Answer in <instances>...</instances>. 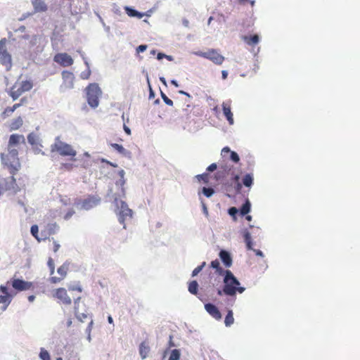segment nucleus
Instances as JSON below:
<instances>
[{
    "instance_id": "nucleus-1",
    "label": "nucleus",
    "mask_w": 360,
    "mask_h": 360,
    "mask_svg": "<svg viewBox=\"0 0 360 360\" xmlns=\"http://www.w3.org/2000/svg\"><path fill=\"white\" fill-rule=\"evenodd\" d=\"M222 276H224V295L235 297L237 292L242 293L245 291V288L240 286L238 279L230 270L226 269V272Z\"/></svg>"
},
{
    "instance_id": "nucleus-2",
    "label": "nucleus",
    "mask_w": 360,
    "mask_h": 360,
    "mask_svg": "<svg viewBox=\"0 0 360 360\" xmlns=\"http://www.w3.org/2000/svg\"><path fill=\"white\" fill-rule=\"evenodd\" d=\"M114 201L112 204L115 207L114 212L115 213L117 220L120 224H123V228L126 229V225L124 224L127 218H132L134 212L130 209L127 203L122 200H119L116 195H114Z\"/></svg>"
},
{
    "instance_id": "nucleus-3",
    "label": "nucleus",
    "mask_w": 360,
    "mask_h": 360,
    "mask_svg": "<svg viewBox=\"0 0 360 360\" xmlns=\"http://www.w3.org/2000/svg\"><path fill=\"white\" fill-rule=\"evenodd\" d=\"M8 153L7 155L1 153V160L2 164L11 168V174L13 175L20 167L19 159L18 158V150L10 147H8Z\"/></svg>"
},
{
    "instance_id": "nucleus-4",
    "label": "nucleus",
    "mask_w": 360,
    "mask_h": 360,
    "mask_svg": "<svg viewBox=\"0 0 360 360\" xmlns=\"http://www.w3.org/2000/svg\"><path fill=\"white\" fill-rule=\"evenodd\" d=\"M86 91L88 104L93 108L98 107L99 96L102 94L98 84L96 83L89 84L86 88Z\"/></svg>"
},
{
    "instance_id": "nucleus-5",
    "label": "nucleus",
    "mask_w": 360,
    "mask_h": 360,
    "mask_svg": "<svg viewBox=\"0 0 360 360\" xmlns=\"http://www.w3.org/2000/svg\"><path fill=\"white\" fill-rule=\"evenodd\" d=\"M51 152L56 151L62 156L75 157L77 155L76 150L70 144L61 141L59 136L55 139V143L51 146Z\"/></svg>"
},
{
    "instance_id": "nucleus-6",
    "label": "nucleus",
    "mask_w": 360,
    "mask_h": 360,
    "mask_svg": "<svg viewBox=\"0 0 360 360\" xmlns=\"http://www.w3.org/2000/svg\"><path fill=\"white\" fill-rule=\"evenodd\" d=\"M0 187L4 188L5 191H10L13 194H16L20 190L13 176L1 179Z\"/></svg>"
},
{
    "instance_id": "nucleus-7",
    "label": "nucleus",
    "mask_w": 360,
    "mask_h": 360,
    "mask_svg": "<svg viewBox=\"0 0 360 360\" xmlns=\"http://www.w3.org/2000/svg\"><path fill=\"white\" fill-rule=\"evenodd\" d=\"M196 56L203 57L212 60L217 65H221L224 60V57L218 53L215 49H210L208 51H197L195 53Z\"/></svg>"
},
{
    "instance_id": "nucleus-8",
    "label": "nucleus",
    "mask_w": 360,
    "mask_h": 360,
    "mask_svg": "<svg viewBox=\"0 0 360 360\" xmlns=\"http://www.w3.org/2000/svg\"><path fill=\"white\" fill-rule=\"evenodd\" d=\"M12 287L18 292L27 290L32 286V283L21 278H13L10 282Z\"/></svg>"
},
{
    "instance_id": "nucleus-9",
    "label": "nucleus",
    "mask_w": 360,
    "mask_h": 360,
    "mask_svg": "<svg viewBox=\"0 0 360 360\" xmlns=\"http://www.w3.org/2000/svg\"><path fill=\"white\" fill-rule=\"evenodd\" d=\"M54 62L60 64L63 67H68L73 64L72 58L66 53H59L55 55L53 58Z\"/></svg>"
},
{
    "instance_id": "nucleus-10",
    "label": "nucleus",
    "mask_w": 360,
    "mask_h": 360,
    "mask_svg": "<svg viewBox=\"0 0 360 360\" xmlns=\"http://www.w3.org/2000/svg\"><path fill=\"white\" fill-rule=\"evenodd\" d=\"M218 256L225 267L229 268L233 264L231 253L225 249H220Z\"/></svg>"
},
{
    "instance_id": "nucleus-11",
    "label": "nucleus",
    "mask_w": 360,
    "mask_h": 360,
    "mask_svg": "<svg viewBox=\"0 0 360 360\" xmlns=\"http://www.w3.org/2000/svg\"><path fill=\"white\" fill-rule=\"evenodd\" d=\"M0 63L9 71L12 68V58L11 54L6 51H0Z\"/></svg>"
},
{
    "instance_id": "nucleus-12",
    "label": "nucleus",
    "mask_w": 360,
    "mask_h": 360,
    "mask_svg": "<svg viewBox=\"0 0 360 360\" xmlns=\"http://www.w3.org/2000/svg\"><path fill=\"white\" fill-rule=\"evenodd\" d=\"M101 202V199L96 196H89L88 198L82 201V208L89 210L94 207L98 205Z\"/></svg>"
},
{
    "instance_id": "nucleus-13",
    "label": "nucleus",
    "mask_w": 360,
    "mask_h": 360,
    "mask_svg": "<svg viewBox=\"0 0 360 360\" xmlns=\"http://www.w3.org/2000/svg\"><path fill=\"white\" fill-rule=\"evenodd\" d=\"M205 309L207 312L210 314L212 317H214L217 320H220L221 319V314L219 311V309L216 305L212 303L208 302L205 304Z\"/></svg>"
},
{
    "instance_id": "nucleus-14",
    "label": "nucleus",
    "mask_w": 360,
    "mask_h": 360,
    "mask_svg": "<svg viewBox=\"0 0 360 360\" xmlns=\"http://www.w3.org/2000/svg\"><path fill=\"white\" fill-rule=\"evenodd\" d=\"M62 77L66 88L72 89L74 87L75 76L72 72L64 70L62 72Z\"/></svg>"
},
{
    "instance_id": "nucleus-15",
    "label": "nucleus",
    "mask_w": 360,
    "mask_h": 360,
    "mask_svg": "<svg viewBox=\"0 0 360 360\" xmlns=\"http://www.w3.org/2000/svg\"><path fill=\"white\" fill-rule=\"evenodd\" d=\"M20 143L25 144V139L23 135L13 134L9 137L8 147L13 148L17 146Z\"/></svg>"
},
{
    "instance_id": "nucleus-16",
    "label": "nucleus",
    "mask_w": 360,
    "mask_h": 360,
    "mask_svg": "<svg viewBox=\"0 0 360 360\" xmlns=\"http://www.w3.org/2000/svg\"><path fill=\"white\" fill-rule=\"evenodd\" d=\"M55 296L65 304H70L72 302L71 298L68 296L66 290L63 288L57 289Z\"/></svg>"
},
{
    "instance_id": "nucleus-17",
    "label": "nucleus",
    "mask_w": 360,
    "mask_h": 360,
    "mask_svg": "<svg viewBox=\"0 0 360 360\" xmlns=\"http://www.w3.org/2000/svg\"><path fill=\"white\" fill-rule=\"evenodd\" d=\"M223 114L229 122V124L232 125L234 123L233 115L231 110V107L226 103H222Z\"/></svg>"
},
{
    "instance_id": "nucleus-18",
    "label": "nucleus",
    "mask_w": 360,
    "mask_h": 360,
    "mask_svg": "<svg viewBox=\"0 0 360 360\" xmlns=\"http://www.w3.org/2000/svg\"><path fill=\"white\" fill-rule=\"evenodd\" d=\"M124 11L129 16L132 18H137L138 19H141L144 16V13L139 12V11L136 10L133 7L126 6H124Z\"/></svg>"
},
{
    "instance_id": "nucleus-19",
    "label": "nucleus",
    "mask_w": 360,
    "mask_h": 360,
    "mask_svg": "<svg viewBox=\"0 0 360 360\" xmlns=\"http://www.w3.org/2000/svg\"><path fill=\"white\" fill-rule=\"evenodd\" d=\"M32 4L35 12H44L48 9L46 4L42 0H32Z\"/></svg>"
},
{
    "instance_id": "nucleus-20",
    "label": "nucleus",
    "mask_w": 360,
    "mask_h": 360,
    "mask_svg": "<svg viewBox=\"0 0 360 360\" xmlns=\"http://www.w3.org/2000/svg\"><path fill=\"white\" fill-rule=\"evenodd\" d=\"M210 268L214 269L215 272L219 276H222L224 273L226 272V270L221 267L218 259L212 260L210 262Z\"/></svg>"
},
{
    "instance_id": "nucleus-21",
    "label": "nucleus",
    "mask_w": 360,
    "mask_h": 360,
    "mask_svg": "<svg viewBox=\"0 0 360 360\" xmlns=\"http://www.w3.org/2000/svg\"><path fill=\"white\" fill-rule=\"evenodd\" d=\"M243 236L244 238V242L245 243L246 248L249 250H252L254 248H252L253 242L251 237V233L248 230L243 231Z\"/></svg>"
},
{
    "instance_id": "nucleus-22",
    "label": "nucleus",
    "mask_w": 360,
    "mask_h": 360,
    "mask_svg": "<svg viewBox=\"0 0 360 360\" xmlns=\"http://www.w3.org/2000/svg\"><path fill=\"white\" fill-rule=\"evenodd\" d=\"M251 211V203L249 199H246L245 202L242 204V205L239 208V212L242 217L245 216Z\"/></svg>"
},
{
    "instance_id": "nucleus-23",
    "label": "nucleus",
    "mask_w": 360,
    "mask_h": 360,
    "mask_svg": "<svg viewBox=\"0 0 360 360\" xmlns=\"http://www.w3.org/2000/svg\"><path fill=\"white\" fill-rule=\"evenodd\" d=\"M13 297V295H0V304H4L2 309L3 310H6L9 304L11 302V300Z\"/></svg>"
},
{
    "instance_id": "nucleus-24",
    "label": "nucleus",
    "mask_w": 360,
    "mask_h": 360,
    "mask_svg": "<svg viewBox=\"0 0 360 360\" xmlns=\"http://www.w3.org/2000/svg\"><path fill=\"white\" fill-rule=\"evenodd\" d=\"M254 178L252 174H246L243 178V184L248 188L253 185Z\"/></svg>"
},
{
    "instance_id": "nucleus-25",
    "label": "nucleus",
    "mask_w": 360,
    "mask_h": 360,
    "mask_svg": "<svg viewBox=\"0 0 360 360\" xmlns=\"http://www.w3.org/2000/svg\"><path fill=\"white\" fill-rule=\"evenodd\" d=\"M199 285L197 281L193 280L188 283V290L192 295H196L198 292Z\"/></svg>"
},
{
    "instance_id": "nucleus-26",
    "label": "nucleus",
    "mask_w": 360,
    "mask_h": 360,
    "mask_svg": "<svg viewBox=\"0 0 360 360\" xmlns=\"http://www.w3.org/2000/svg\"><path fill=\"white\" fill-rule=\"evenodd\" d=\"M15 88V84H14L11 88L9 92L10 96L12 98L13 101H16L23 93L20 88H18L17 90H14Z\"/></svg>"
},
{
    "instance_id": "nucleus-27",
    "label": "nucleus",
    "mask_w": 360,
    "mask_h": 360,
    "mask_svg": "<svg viewBox=\"0 0 360 360\" xmlns=\"http://www.w3.org/2000/svg\"><path fill=\"white\" fill-rule=\"evenodd\" d=\"M150 351V347L146 345L144 342H141L139 345V354L143 359H146L148 353Z\"/></svg>"
},
{
    "instance_id": "nucleus-28",
    "label": "nucleus",
    "mask_w": 360,
    "mask_h": 360,
    "mask_svg": "<svg viewBox=\"0 0 360 360\" xmlns=\"http://www.w3.org/2000/svg\"><path fill=\"white\" fill-rule=\"evenodd\" d=\"M233 312L231 309H229L225 316L224 324L226 327H230L233 323Z\"/></svg>"
},
{
    "instance_id": "nucleus-29",
    "label": "nucleus",
    "mask_w": 360,
    "mask_h": 360,
    "mask_svg": "<svg viewBox=\"0 0 360 360\" xmlns=\"http://www.w3.org/2000/svg\"><path fill=\"white\" fill-rule=\"evenodd\" d=\"M70 262L69 261H65L63 265H61L57 270L58 274H59L61 276L65 277L67 275V271L68 270Z\"/></svg>"
},
{
    "instance_id": "nucleus-30",
    "label": "nucleus",
    "mask_w": 360,
    "mask_h": 360,
    "mask_svg": "<svg viewBox=\"0 0 360 360\" xmlns=\"http://www.w3.org/2000/svg\"><path fill=\"white\" fill-rule=\"evenodd\" d=\"M111 146L117 150L119 153L127 156L128 154H129V152L126 150L122 145L118 143H111Z\"/></svg>"
},
{
    "instance_id": "nucleus-31",
    "label": "nucleus",
    "mask_w": 360,
    "mask_h": 360,
    "mask_svg": "<svg viewBox=\"0 0 360 360\" xmlns=\"http://www.w3.org/2000/svg\"><path fill=\"white\" fill-rule=\"evenodd\" d=\"M246 42L248 43V44L250 45V46H254L257 44L259 43V36L257 35V34H252V35H250V37H247L245 38Z\"/></svg>"
},
{
    "instance_id": "nucleus-32",
    "label": "nucleus",
    "mask_w": 360,
    "mask_h": 360,
    "mask_svg": "<svg viewBox=\"0 0 360 360\" xmlns=\"http://www.w3.org/2000/svg\"><path fill=\"white\" fill-rule=\"evenodd\" d=\"M59 226L56 223L49 224L47 225V231L49 235L55 234L59 230Z\"/></svg>"
},
{
    "instance_id": "nucleus-33",
    "label": "nucleus",
    "mask_w": 360,
    "mask_h": 360,
    "mask_svg": "<svg viewBox=\"0 0 360 360\" xmlns=\"http://www.w3.org/2000/svg\"><path fill=\"white\" fill-rule=\"evenodd\" d=\"M83 59L84 60V63H85V65L87 67V70L86 71H83L81 73L80 77L83 79H88L90 77L91 71L90 70L89 62L84 57H83Z\"/></svg>"
},
{
    "instance_id": "nucleus-34",
    "label": "nucleus",
    "mask_w": 360,
    "mask_h": 360,
    "mask_svg": "<svg viewBox=\"0 0 360 360\" xmlns=\"http://www.w3.org/2000/svg\"><path fill=\"white\" fill-rule=\"evenodd\" d=\"M21 105V103H15L12 107H7L3 112V115L10 116L17 108Z\"/></svg>"
},
{
    "instance_id": "nucleus-35",
    "label": "nucleus",
    "mask_w": 360,
    "mask_h": 360,
    "mask_svg": "<svg viewBox=\"0 0 360 360\" xmlns=\"http://www.w3.org/2000/svg\"><path fill=\"white\" fill-rule=\"evenodd\" d=\"M23 124V120L21 117H18L17 119L14 120L11 123V129L13 130H15L19 129Z\"/></svg>"
},
{
    "instance_id": "nucleus-36",
    "label": "nucleus",
    "mask_w": 360,
    "mask_h": 360,
    "mask_svg": "<svg viewBox=\"0 0 360 360\" xmlns=\"http://www.w3.org/2000/svg\"><path fill=\"white\" fill-rule=\"evenodd\" d=\"M38 140H39L38 136L33 132L30 133L27 136V141L32 146L37 145Z\"/></svg>"
},
{
    "instance_id": "nucleus-37",
    "label": "nucleus",
    "mask_w": 360,
    "mask_h": 360,
    "mask_svg": "<svg viewBox=\"0 0 360 360\" xmlns=\"http://www.w3.org/2000/svg\"><path fill=\"white\" fill-rule=\"evenodd\" d=\"M181 357L180 349H174L171 351L168 360H179Z\"/></svg>"
},
{
    "instance_id": "nucleus-38",
    "label": "nucleus",
    "mask_w": 360,
    "mask_h": 360,
    "mask_svg": "<svg viewBox=\"0 0 360 360\" xmlns=\"http://www.w3.org/2000/svg\"><path fill=\"white\" fill-rule=\"evenodd\" d=\"M32 86L33 85L31 81L25 80L22 82L21 86L20 88L23 92H25L30 91Z\"/></svg>"
},
{
    "instance_id": "nucleus-39",
    "label": "nucleus",
    "mask_w": 360,
    "mask_h": 360,
    "mask_svg": "<svg viewBox=\"0 0 360 360\" xmlns=\"http://www.w3.org/2000/svg\"><path fill=\"white\" fill-rule=\"evenodd\" d=\"M75 316L76 318L79 321H82L83 322L84 319H86L89 314H85V313H80L79 311V309H78V307H75Z\"/></svg>"
},
{
    "instance_id": "nucleus-40",
    "label": "nucleus",
    "mask_w": 360,
    "mask_h": 360,
    "mask_svg": "<svg viewBox=\"0 0 360 360\" xmlns=\"http://www.w3.org/2000/svg\"><path fill=\"white\" fill-rule=\"evenodd\" d=\"M39 356L41 360H51V356L49 352L43 347L40 349Z\"/></svg>"
},
{
    "instance_id": "nucleus-41",
    "label": "nucleus",
    "mask_w": 360,
    "mask_h": 360,
    "mask_svg": "<svg viewBox=\"0 0 360 360\" xmlns=\"http://www.w3.org/2000/svg\"><path fill=\"white\" fill-rule=\"evenodd\" d=\"M39 227L37 225L34 224L30 228V233L33 237H34L38 241L41 240V238H39Z\"/></svg>"
},
{
    "instance_id": "nucleus-42",
    "label": "nucleus",
    "mask_w": 360,
    "mask_h": 360,
    "mask_svg": "<svg viewBox=\"0 0 360 360\" xmlns=\"http://www.w3.org/2000/svg\"><path fill=\"white\" fill-rule=\"evenodd\" d=\"M206 266V262H203L201 263L200 265L198 266L196 268H195L191 274L192 277H195L198 275V274L203 269V268Z\"/></svg>"
},
{
    "instance_id": "nucleus-43",
    "label": "nucleus",
    "mask_w": 360,
    "mask_h": 360,
    "mask_svg": "<svg viewBox=\"0 0 360 360\" xmlns=\"http://www.w3.org/2000/svg\"><path fill=\"white\" fill-rule=\"evenodd\" d=\"M202 193L207 198H210L214 193V190L212 188L203 187L202 188Z\"/></svg>"
},
{
    "instance_id": "nucleus-44",
    "label": "nucleus",
    "mask_w": 360,
    "mask_h": 360,
    "mask_svg": "<svg viewBox=\"0 0 360 360\" xmlns=\"http://www.w3.org/2000/svg\"><path fill=\"white\" fill-rule=\"evenodd\" d=\"M160 96H161L162 101H164V103L166 105H169V106L173 105V104H174L173 101L170 98H169L167 96V95L162 90H160Z\"/></svg>"
},
{
    "instance_id": "nucleus-45",
    "label": "nucleus",
    "mask_w": 360,
    "mask_h": 360,
    "mask_svg": "<svg viewBox=\"0 0 360 360\" xmlns=\"http://www.w3.org/2000/svg\"><path fill=\"white\" fill-rule=\"evenodd\" d=\"M226 176H227V170H226V171L219 170L214 174V179L218 181V180L224 179Z\"/></svg>"
},
{
    "instance_id": "nucleus-46",
    "label": "nucleus",
    "mask_w": 360,
    "mask_h": 360,
    "mask_svg": "<svg viewBox=\"0 0 360 360\" xmlns=\"http://www.w3.org/2000/svg\"><path fill=\"white\" fill-rule=\"evenodd\" d=\"M68 289L69 290H77L79 292H82V287L79 285V282L76 283H70L68 284Z\"/></svg>"
},
{
    "instance_id": "nucleus-47",
    "label": "nucleus",
    "mask_w": 360,
    "mask_h": 360,
    "mask_svg": "<svg viewBox=\"0 0 360 360\" xmlns=\"http://www.w3.org/2000/svg\"><path fill=\"white\" fill-rule=\"evenodd\" d=\"M229 159L234 163H238L240 161V157L236 151H231L229 155Z\"/></svg>"
},
{
    "instance_id": "nucleus-48",
    "label": "nucleus",
    "mask_w": 360,
    "mask_h": 360,
    "mask_svg": "<svg viewBox=\"0 0 360 360\" xmlns=\"http://www.w3.org/2000/svg\"><path fill=\"white\" fill-rule=\"evenodd\" d=\"M208 174L207 173H203V174H198L195 176V178L199 181H203L205 183H207L208 182Z\"/></svg>"
},
{
    "instance_id": "nucleus-49",
    "label": "nucleus",
    "mask_w": 360,
    "mask_h": 360,
    "mask_svg": "<svg viewBox=\"0 0 360 360\" xmlns=\"http://www.w3.org/2000/svg\"><path fill=\"white\" fill-rule=\"evenodd\" d=\"M240 212L239 210H238L235 207H231L228 209V213L232 217H236V214Z\"/></svg>"
},
{
    "instance_id": "nucleus-50",
    "label": "nucleus",
    "mask_w": 360,
    "mask_h": 360,
    "mask_svg": "<svg viewBox=\"0 0 360 360\" xmlns=\"http://www.w3.org/2000/svg\"><path fill=\"white\" fill-rule=\"evenodd\" d=\"M0 292L3 295H13L14 296L15 295V294H12L11 292H9L7 286L4 285H0Z\"/></svg>"
},
{
    "instance_id": "nucleus-51",
    "label": "nucleus",
    "mask_w": 360,
    "mask_h": 360,
    "mask_svg": "<svg viewBox=\"0 0 360 360\" xmlns=\"http://www.w3.org/2000/svg\"><path fill=\"white\" fill-rule=\"evenodd\" d=\"M147 48H148V45L141 44L136 48V53H143L145 51H146Z\"/></svg>"
},
{
    "instance_id": "nucleus-52",
    "label": "nucleus",
    "mask_w": 360,
    "mask_h": 360,
    "mask_svg": "<svg viewBox=\"0 0 360 360\" xmlns=\"http://www.w3.org/2000/svg\"><path fill=\"white\" fill-rule=\"evenodd\" d=\"M75 213V212L74 209H72V208L70 209L68 211V212L65 214V215L64 216V219L65 220L70 219Z\"/></svg>"
},
{
    "instance_id": "nucleus-53",
    "label": "nucleus",
    "mask_w": 360,
    "mask_h": 360,
    "mask_svg": "<svg viewBox=\"0 0 360 360\" xmlns=\"http://www.w3.org/2000/svg\"><path fill=\"white\" fill-rule=\"evenodd\" d=\"M217 169V165L216 163H212L211 165H210L207 167V171L208 172H212L215 171Z\"/></svg>"
},
{
    "instance_id": "nucleus-54",
    "label": "nucleus",
    "mask_w": 360,
    "mask_h": 360,
    "mask_svg": "<svg viewBox=\"0 0 360 360\" xmlns=\"http://www.w3.org/2000/svg\"><path fill=\"white\" fill-rule=\"evenodd\" d=\"M6 41V39L5 38L0 40V51H6L5 47Z\"/></svg>"
},
{
    "instance_id": "nucleus-55",
    "label": "nucleus",
    "mask_w": 360,
    "mask_h": 360,
    "mask_svg": "<svg viewBox=\"0 0 360 360\" xmlns=\"http://www.w3.org/2000/svg\"><path fill=\"white\" fill-rule=\"evenodd\" d=\"M114 195H116L118 197L117 194L112 193V188H109L108 193H107V197L112 198V202L114 201V196H113Z\"/></svg>"
},
{
    "instance_id": "nucleus-56",
    "label": "nucleus",
    "mask_w": 360,
    "mask_h": 360,
    "mask_svg": "<svg viewBox=\"0 0 360 360\" xmlns=\"http://www.w3.org/2000/svg\"><path fill=\"white\" fill-rule=\"evenodd\" d=\"M148 89H149V96H148V98L149 99H153L155 98V91L153 90L152 89V86H150V87H148Z\"/></svg>"
},
{
    "instance_id": "nucleus-57",
    "label": "nucleus",
    "mask_w": 360,
    "mask_h": 360,
    "mask_svg": "<svg viewBox=\"0 0 360 360\" xmlns=\"http://www.w3.org/2000/svg\"><path fill=\"white\" fill-rule=\"evenodd\" d=\"M201 205L203 213L205 214V216H208V210L205 203L203 201H201Z\"/></svg>"
},
{
    "instance_id": "nucleus-58",
    "label": "nucleus",
    "mask_w": 360,
    "mask_h": 360,
    "mask_svg": "<svg viewBox=\"0 0 360 360\" xmlns=\"http://www.w3.org/2000/svg\"><path fill=\"white\" fill-rule=\"evenodd\" d=\"M61 281L60 278L53 276L50 278V281L51 283H57Z\"/></svg>"
},
{
    "instance_id": "nucleus-59",
    "label": "nucleus",
    "mask_w": 360,
    "mask_h": 360,
    "mask_svg": "<svg viewBox=\"0 0 360 360\" xmlns=\"http://www.w3.org/2000/svg\"><path fill=\"white\" fill-rule=\"evenodd\" d=\"M93 324H94V321L91 319L85 330L86 333H91Z\"/></svg>"
},
{
    "instance_id": "nucleus-60",
    "label": "nucleus",
    "mask_w": 360,
    "mask_h": 360,
    "mask_svg": "<svg viewBox=\"0 0 360 360\" xmlns=\"http://www.w3.org/2000/svg\"><path fill=\"white\" fill-rule=\"evenodd\" d=\"M234 188H235L236 191L238 193H239V192H240V190L242 188V184L240 182H236V183H235Z\"/></svg>"
},
{
    "instance_id": "nucleus-61",
    "label": "nucleus",
    "mask_w": 360,
    "mask_h": 360,
    "mask_svg": "<svg viewBox=\"0 0 360 360\" xmlns=\"http://www.w3.org/2000/svg\"><path fill=\"white\" fill-rule=\"evenodd\" d=\"M47 265L49 269L55 266L54 262L51 257L49 258Z\"/></svg>"
},
{
    "instance_id": "nucleus-62",
    "label": "nucleus",
    "mask_w": 360,
    "mask_h": 360,
    "mask_svg": "<svg viewBox=\"0 0 360 360\" xmlns=\"http://www.w3.org/2000/svg\"><path fill=\"white\" fill-rule=\"evenodd\" d=\"M123 129L124 131V132L127 134V135H131V129L129 127H127L125 124H124L123 125Z\"/></svg>"
},
{
    "instance_id": "nucleus-63",
    "label": "nucleus",
    "mask_w": 360,
    "mask_h": 360,
    "mask_svg": "<svg viewBox=\"0 0 360 360\" xmlns=\"http://www.w3.org/2000/svg\"><path fill=\"white\" fill-rule=\"evenodd\" d=\"M253 252H255V253L257 256H259L261 257H263L264 256L263 252L260 250L254 249Z\"/></svg>"
},
{
    "instance_id": "nucleus-64",
    "label": "nucleus",
    "mask_w": 360,
    "mask_h": 360,
    "mask_svg": "<svg viewBox=\"0 0 360 360\" xmlns=\"http://www.w3.org/2000/svg\"><path fill=\"white\" fill-rule=\"evenodd\" d=\"M165 57H166V54L162 53V52H159L158 54H157V59L158 60H160L163 58H165Z\"/></svg>"
}]
</instances>
